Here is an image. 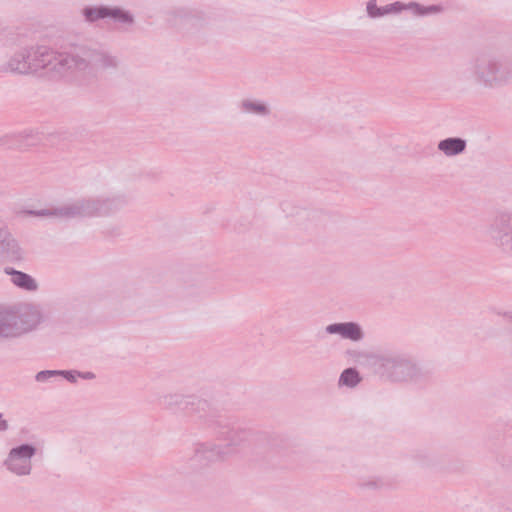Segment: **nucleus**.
<instances>
[{
  "label": "nucleus",
  "instance_id": "f257e3e1",
  "mask_svg": "<svg viewBox=\"0 0 512 512\" xmlns=\"http://www.w3.org/2000/svg\"><path fill=\"white\" fill-rule=\"evenodd\" d=\"M33 453L34 449L27 445L13 449L8 459L10 469L17 474H27L30 470V457Z\"/></svg>",
  "mask_w": 512,
  "mask_h": 512
},
{
  "label": "nucleus",
  "instance_id": "39448f33",
  "mask_svg": "<svg viewBox=\"0 0 512 512\" xmlns=\"http://www.w3.org/2000/svg\"><path fill=\"white\" fill-rule=\"evenodd\" d=\"M12 280L16 285L23 287L25 289L33 290L36 288L34 280L24 273L15 272L13 274Z\"/></svg>",
  "mask_w": 512,
  "mask_h": 512
},
{
  "label": "nucleus",
  "instance_id": "1a4fd4ad",
  "mask_svg": "<svg viewBox=\"0 0 512 512\" xmlns=\"http://www.w3.org/2000/svg\"><path fill=\"white\" fill-rule=\"evenodd\" d=\"M44 374H45L44 372L39 373V374L37 375V379H38V380H40Z\"/></svg>",
  "mask_w": 512,
  "mask_h": 512
},
{
  "label": "nucleus",
  "instance_id": "7ed1b4c3",
  "mask_svg": "<svg viewBox=\"0 0 512 512\" xmlns=\"http://www.w3.org/2000/svg\"><path fill=\"white\" fill-rule=\"evenodd\" d=\"M327 331L330 333H339L343 337L351 340H358L362 336L360 328L354 323L330 325L328 326Z\"/></svg>",
  "mask_w": 512,
  "mask_h": 512
},
{
  "label": "nucleus",
  "instance_id": "f03ea898",
  "mask_svg": "<svg viewBox=\"0 0 512 512\" xmlns=\"http://www.w3.org/2000/svg\"><path fill=\"white\" fill-rule=\"evenodd\" d=\"M85 16L90 21H94L99 18H104V17H108V16H111V17H114V18H117V19H120L123 21H130V17L126 13L120 11L119 9H108V8L86 9Z\"/></svg>",
  "mask_w": 512,
  "mask_h": 512
},
{
  "label": "nucleus",
  "instance_id": "20e7f679",
  "mask_svg": "<svg viewBox=\"0 0 512 512\" xmlns=\"http://www.w3.org/2000/svg\"><path fill=\"white\" fill-rule=\"evenodd\" d=\"M465 148V142L458 138L447 139L439 144V149L447 155H453L463 151Z\"/></svg>",
  "mask_w": 512,
  "mask_h": 512
},
{
  "label": "nucleus",
  "instance_id": "0eeeda50",
  "mask_svg": "<svg viewBox=\"0 0 512 512\" xmlns=\"http://www.w3.org/2000/svg\"><path fill=\"white\" fill-rule=\"evenodd\" d=\"M367 9H368V13L371 16L376 17V16H380V15H383V14H386V13H389L392 11H399L400 7H399V4L396 3L391 6H387L383 11H381L380 9L376 8L374 1H370L368 3Z\"/></svg>",
  "mask_w": 512,
  "mask_h": 512
},
{
  "label": "nucleus",
  "instance_id": "6e6552de",
  "mask_svg": "<svg viewBox=\"0 0 512 512\" xmlns=\"http://www.w3.org/2000/svg\"><path fill=\"white\" fill-rule=\"evenodd\" d=\"M7 427H8V424H7V422H6V421H4V420H3V421H0V429H1V430H6V429H7Z\"/></svg>",
  "mask_w": 512,
  "mask_h": 512
},
{
  "label": "nucleus",
  "instance_id": "423d86ee",
  "mask_svg": "<svg viewBox=\"0 0 512 512\" xmlns=\"http://www.w3.org/2000/svg\"><path fill=\"white\" fill-rule=\"evenodd\" d=\"M359 381L358 372L354 369H346L340 377V383L346 386H355Z\"/></svg>",
  "mask_w": 512,
  "mask_h": 512
}]
</instances>
